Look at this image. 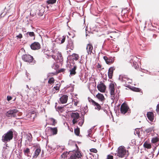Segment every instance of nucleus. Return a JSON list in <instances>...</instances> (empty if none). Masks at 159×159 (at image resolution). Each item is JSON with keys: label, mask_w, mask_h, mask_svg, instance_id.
Returning a JSON list of instances; mask_svg holds the SVG:
<instances>
[{"label": "nucleus", "mask_w": 159, "mask_h": 159, "mask_svg": "<svg viewBox=\"0 0 159 159\" xmlns=\"http://www.w3.org/2000/svg\"><path fill=\"white\" fill-rule=\"evenodd\" d=\"M70 87H71V88H72V86L71 85V84H70V86L67 85V86L65 88V89H67L68 88H70Z\"/></svg>", "instance_id": "55"}, {"label": "nucleus", "mask_w": 159, "mask_h": 159, "mask_svg": "<svg viewBox=\"0 0 159 159\" xmlns=\"http://www.w3.org/2000/svg\"><path fill=\"white\" fill-rule=\"evenodd\" d=\"M25 97H26L27 98H28V95L27 94L25 96Z\"/></svg>", "instance_id": "61"}, {"label": "nucleus", "mask_w": 159, "mask_h": 159, "mask_svg": "<svg viewBox=\"0 0 159 159\" xmlns=\"http://www.w3.org/2000/svg\"><path fill=\"white\" fill-rule=\"evenodd\" d=\"M136 143V141L135 139H133L131 140V142L129 144L131 146H134L135 145Z\"/></svg>", "instance_id": "43"}, {"label": "nucleus", "mask_w": 159, "mask_h": 159, "mask_svg": "<svg viewBox=\"0 0 159 159\" xmlns=\"http://www.w3.org/2000/svg\"><path fill=\"white\" fill-rule=\"evenodd\" d=\"M16 94L17 95H20V98L21 99L22 101H23L24 100V98H23V94L22 93L17 92L16 93Z\"/></svg>", "instance_id": "37"}, {"label": "nucleus", "mask_w": 159, "mask_h": 159, "mask_svg": "<svg viewBox=\"0 0 159 159\" xmlns=\"http://www.w3.org/2000/svg\"><path fill=\"white\" fill-rule=\"evenodd\" d=\"M20 114V112H18V110L16 109H11L7 111L6 114V115L8 117H16L17 119H20L18 118L17 116Z\"/></svg>", "instance_id": "3"}, {"label": "nucleus", "mask_w": 159, "mask_h": 159, "mask_svg": "<svg viewBox=\"0 0 159 159\" xmlns=\"http://www.w3.org/2000/svg\"><path fill=\"white\" fill-rule=\"evenodd\" d=\"M32 136L30 134H27L26 135V141H28L29 142H31L32 141Z\"/></svg>", "instance_id": "34"}, {"label": "nucleus", "mask_w": 159, "mask_h": 159, "mask_svg": "<svg viewBox=\"0 0 159 159\" xmlns=\"http://www.w3.org/2000/svg\"><path fill=\"white\" fill-rule=\"evenodd\" d=\"M86 49L88 55L89 54H91L92 53H93V47L92 44L90 43L88 44L86 46Z\"/></svg>", "instance_id": "18"}, {"label": "nucleus", "mask_w": 159, "mask_h": 159, "mask_svg": "<svg viewBox=\"0 0 159 159\" xmlns=\"http://www.w3.org/2000/svg\"><path fill=\"white\" fill-rule=\"evenodd\" d=\"M129 109V107L125 103H123L120 106V111L122 114H125L128 111Z\"/></svg>", "instance_id": "11"}, {"label": "nucleus", "mask_w": 159, "mask_h": 159, "mask_svg": "<svg viewBox=\"0 0 159 159\" xmlns=\"http://www.w3.org/2000/svg\"><path fill=\"white\" fill-rule=\"evenodd\" d=\"M77 69V66H74L73 68H71L69 70V71L70 72V76L71 77V76H73L75 75L76 73V70Z\"/></svg>", "instance_id": "19"}, {"label": "nucleus", "mask_w": 159, "mask_h": 159, "mask_svg": "<svg viewBox=\"0 0 159 159\" xmlns=\"http://www.w3.org/2000/svg\"><path fill=\"white\" fill-rule=\"evenodd\" d=\"M12 98L10 96H8L7 97V99L8 101H9L11 100L12 99Z\"/></svg>", "instance_id": "53"}, {"label": "nucleus", "mask_w": 159, "mask_h": 159, "mask_svg": "<svg viewBox=\"0 0 159 159\" xmlns=\"http://www.w3.org/2000/svg\"><path fill=\"white\" fill-rule=\"evenodd\" d=\"M68 98V96L66 95H63L60 98V103L61 104L66 103Z\"/></svg>", "instance_id": "16"}, {"label": "nucleus", "mask_w": 159, "mask_h": 159, "mask_svg": "<svg viewBox=\"0 0 159 159\" xmlns=\"http://www.w3.org/2000/svg\"><path fill=\"white\" fill-rule=\"evenodd\" d=\"M61 86L60 84H56V86L54 87L53 89V92L55 93V91L54 90L56 91H58L59 89V88L60 86Z\"/></svg>", "instance_id": "33"}, {"label": "nucleus", "mask_w": 159, "mask_h": 159, "mask_svg": "<svg viewBox=\"0 0 159 159\" xmlns=\"http://www.w3.org/2000/svg\"><path fill=\"white\" fill-rule=\"evenodd\" d=\"M52 58L57 62H61L63 61V58L60 52H58L56 56L54 55H51Z\"/></svg>", "instance_id": "8"}, {"label": "nucleus", "mask_w": 159, "mask_h": 159, "mask_svg": "<svg viewBox=\"0 0 159 159\" xmlns=\"http://www.w3.org/2000/svg\"><path fill=\"white\" fill-rule=\"evenodd\" d=\"M114 57H111L109 58H108L106 56L103 57L104 60L107 64L112 63L114 61Z\"/></svg>", "instance_id": "15"}, {"label": "nucleus", "mask_w": 159, "mask_h": 159, "mask_svg": "<svg viewBox=\"0 0 159 159\" xmlns=\"http://www.w3.org/2000/svg\"><path fill=\"white\" fill-rule=\"evenodd\" d=\"M71 117L73 118L72 122L75 125L78 121V119L80 118L79 114L78 112L72 113L71 114Z\"/></svg>", "instance_id": "9"}, {"label": "nucleus", "mask_w": 159, "mask_h": 159, "mask_svg": "<svg viewBox=\"0 0 159 159\" xmlns=\"http://www.w3.org/2000/svg\"><path fill=\"white\" fill-rule=\"evenodd\" d=\"M106 159H113V156L110 155H108Z\"/></svg>", "instance_id": "46"}, {"label": "nucleus", "mask_w": 159, "mask_h": 159, "mask_svg": "<svg viewBox=\"0 0 159 159\" xmlns=\"http://www.w3.org/2000/svg\"><path fill=\"white\" fill-rule=\"evenodd\" d=\"M41 152V149L39 148H37L36 150H35L34 155L33 156V157L34 158H36L39 155V154Z\"/></svg>", "instance_id": "23"}, {"label": "nucleus", "mask_w": 159, "mask_h": 159, "mask_svg": "<svg viewBox=\"0 0 159 159\" xmlns=\"http://www.w3.org/2000/svg\"><path fill=\"white\" fill-rule=\"evenodd\" d=\"M84 122V117H83L82 118V119L80 120V121L79 122L78 125H80V126H81L83 125Z\"/></svg>", "instance_id": "36"}, {"label": "nucleus", "mask_w": 159, "mask_h": 159, "mask_svg": "<svg viewBox=\"0 0 159 159\" xmlns=\"http://www.w3.org/2000/svg\"><path fill=\"white\" fill-rule=\"evenodd\" d=\"M27 116L28 118L30 119L31 121H33L36 117V114L34 111L31 112L27 115Z\"/></svg>", "instance_id": "17"}, {"label": "nucleus", "mask_w": 159, "mask_h": 159, "mask_svg": "<svg viewBox=\"0 0 159 159\" xmlns=\"http://www.w3.org/2000/svg\"><path fill=\"white\" fill-rule=\"evenodd\" d=\"M134 134L135 135L137 134L138 135V136H139V135L140 134V132L139 131V129H135V130L134 133Z\"/></svg>", "instance_id": "39"}, {"label": "nucleus", "mask_w": 159, "mask_h": 159, "mask_svg": "<svg viewBox=\"0 0 159 159\" xmlns=\"http://www.w3.org/2000/svg\"><path fill=\"white\" fill-rule=\"evenodd\" d=\"M88 134L87 135V137H91V136L90 135L91 134V132H92V129H89L88 131Z\"/></svg>", "instance_id": "45"}, {"label": "nucleus", "mask_w": 159, "mask_h": 159, "mask_svg": "<svg viewBox=\"0 0 159 159\" xmlns=\"http://www.w3.org/2000/svg\"><path fill=\"white\" fill-rule=\"evenodd\" d=\"M30 47L33 50H38L40 48V45L38 42H34L31 45Z\"/></svg>", "instance_id": "14"}, {"label": "nucleus", "mask_w": 159, "mask_h": 159, "mask_svg": "<svg viewBox=\"0 0 159 159\" xmlns=\"http://www.w3.org/2000/svg\"><path fill=\"white\" fill-rule=\"evenodd\" d=\"M139 89L138 88H134V91H136V92H138L139 91Z\"/></svg>", "instance_id": "56"}, {"label": "nucleus", "mask_w": 159, "mask_h": 159, "mask_svg": "<svg viewBox=\"0 0 159 159\" xmlns=\"http://www.w3.org/2000/svg\"><path fill=\"white\" fill-rule=\"evenodd\" d=\"M144 147L148 149H150L151 148V145L150 143H148L147 142H145L143 144Z\"/></svg>", "instance_id": "32"}, {"label": "nucleus", "mask_w": 159, "mask_h": 159, "mask_svg": "<svg viewBox=\"0 0 159 159\" xmlns=\"http://www.w3.org/2000/svg\"><path fill=\"white\" fill-rule=\"evenodd\" d=\"M45 11V7L41 5L39 7V11L38 12V15L39 16H42Z\"/></svg>", "instance_id": "20"}, {"label": "nucleus", "mask_w": 159, "mask_h": 159, "mask_svg": "<svg viewBox=\"0 0 159 159\" xmlns=\"http://www.w3.org/2000/svg\"><path fill=\"white\" fill-rule=\"evenodd\" d=\"M115 47L116 48V50H119V48L117 47V46H116L115 45H114L113 46V48H114Z\"/></svg>", "instance_id": "54"}, {"label": "nucleus", "mask_w": 159, "mask_h": 159, "mask_svg": "<svg viewBox=\"0 0 159 159\" xmlns=\"http://www.w3.org/2000/svg\"><path fill=\"white\" fill-rule=\"evenodd\" d=\"M57 0H48L47 1V7L48 9L50 7V4H52L55 3Z\"/></svg>", "instance_id": "24"}, {"label": "nucleus", "mask_w": 159, "mask_h": 159, "mask_svg": "<svg viewBox=\"0 0 159 159\" xmlns=\"http://www.w3.org/2000/svg\"><path fill=\"white\" fill-rule=\"evenodd\" d=\"M49 120L51 125L54 126L57 123L56 120L53 118H49Z\"/></svg>", "instance_id": "29"}, {"label": "nucleus", "mask_w": 159, "mask_h": 159, "mask_svg": "<svg viewBox=\"0 0 159 159\" xmlns=\"http://www.w3.org/2000/svg\"><path fill=\"white\" fill-rule=\"evenodd\" d=\"M153 128L150 127V128H149L148 129H146L145 130V131L147 133H148L151 132L152 131V130H153Z\"/></svg>", "instance_id": "41"}, {"label": "nucleus", "mask_w": 159, "mask_h": 159, "mask_svg": "<svg viewBox=\"0 0 159 159\" xmlns=\"http://www.w3.org/2000/svg\"><path fill=\"white\" fill-rule=\"evenodd\" d=\"M65 70V69H61L60 71L61 72H64Z\"/></svg>", "instance_id": "59"}, {"label": "nucleus", "mask_w": 159, "mask_h": 159, "mask_svg": "<svg viewBox=\"0 0 159 159\" xmlns=\"http://www.w3.org/2000/svg\"><path fill=\"white\" fill-rule=\"evenodd\" d=\"M80 129L78 128L75 129L74 132L77 135H79L80 134Z\"/></svg>", "instance_id": "35"}, {"label": "nucleus", "mask_w": 159, "mask_h": 159, "mask_svg": "<svg viewBox=\"0 0 159 159\" xmlns=\"http://www.w3.org/2000/svg\"><path fill=\"white\" fill-rule=\"evenodd\" d=\"M81 156L82 155L80 152L75 151H70L67 155L68 159H76L77 158L80 159Z\"/></svg>", "instance_id": "2"}, {"label": "nucleus", "mask_w": 159, "mask_h": 159, "mask_svg": "<svg viewBox=\"0 0 159 159\" xmlns=\"http://www.w3.org/2000/svg\"><path fill=\"white\" fill-rule=\"evenodd\" d=\"M119 80H120L124 85H127V84L131 83L132 80L125 75H121L119 76Z\"/></svg>", "instance_id": "5"}, {"label": "nucleus", "mask_w": 159, "mask_h": 159, "mask_svg": "<svg viewBox=\"0 0 159 159\" xmlns=\"http://www.w3.org/2000/svg\"><path fill=\"white\" fill-rule=\"evenodd\" d=\"M18 39H21L22 38V35L21 34H20L16 36Z\"/></svg>", "instance_id": "48"}, {"label": "nucleus", "mask_w": 159, "mask_h": 159, "mask_svg": "<svg viewBox=\"0 0 159 159\" xmlns=\"http://www.w3.org/2000/svg\"><path fill=\"white\" fill-rule=\"evenodd\" d=\"M88 99L89 102H91L93 105L95 102L89 97H88Z\"/></svg>", "instance_id": "42"}, {"label": "nucleus", "mask_w": 159, "mask_h": 159, "mask_svg": "<svg viewBox=\"0 0 159 159\" xmlns=\"http://www.w3.org/2000/svg\"><path fill=\"white\" fill-rule=\"evenodd\" d=\"M96 97L98 99L102 101H103L105 99L103 95L101 93H98L96 95Z\"/></svg>", "instance_id": "27"}, {"label": "nucleus", "mask_w": 159, "mask_h": 159, "mask_svg": "<svg viewBox=\"0 0 159 159\" xmlns=\"http://www.w3.org/2000/svg\"><path fill=\"white\" fill-rule=\"evenodd\" d=\"M13 138V132L11 129L8 131L2 136V140L5 143L10 142Z\"/></svg>", "instance_id": "1"}, {"label": "nucleus", "mask_w": 159, "mask_h": 159, "mask_svg": "<svg viewBox=\"0 0 159 159\" xmlns=\"http://www.w3.org/2000/svg\"><path fill=\"white\" fill-rule=\"evenodd\" d=\"M27 35H29L30 37L34 36V37L35 34L34 32H28L26 33Z\"/></svg>", "instance_id": "38"}, {"label": "nucleus", "mask_w": 159, "mask_h": 159, "mask_svg": "<svg viewBox=\"0 0 159 159\" xmlns=\"http://www.w3.org/2000/svg\"><path fill=\"white\" fill-rule=\"evenodd\" d=\"M65 40V38H63L61 40V43H64Z\"/></svg>", "instance_id": "58"}, {"label": "nucleus", "mask_w": 159, "mask_h": 159, "mask_svg": "<svg viewBox=\"0 0 159 159\" xmlns=\"http://www.w3.org/2000/svg\"><path fill=\"white\" fill-rule=\"evenodd\" d=\"M54 80L53 78L52 77L50 78L48 81V83L50 84H52L54 83Z\"/></svg>", "instance_id": "40"}, {"label": "nucleus", "mask_w": 159, "mask_h": 159, "mask_svg": "<svg viewBox=\"0 0 159 159\" xmlns=\"http://www.w3.org/2000/svg\"><path fill=\"white\" fill-rule=\"evenodd\" d=\"M29 74L27 72H26V76L27 77V78L28 79L27 80H30V77H29Z\"/></svg>", "instance_id": "52"}, {"label": "nucleus", "mask_w": 159, "mask_h": 159, "mask_svg": "<svg viewBox=\"0 0 159 159\" xmlns=\"http://www.w3.org/2000/svg\"><path fill=\"white\" fill-rule=\"evenodd\" d=\"M73 101L74 102V105L75 106H77L78 104L79 103V101L77 99H75Z\"/></svg>", "instance_id": "44"}, {"label": "nucleus", "mask_w": 159, "mask_h": 159, "mask_svg": "<svg viewBox=\"0 0 159 159\" xmlns=\"http://www.w3.org/2000/svg\"><path fill=\"white\" fill-rule=\"evenodd\" d=\"M110 37L111 38H113V37H112V35H111H111H110Z\"/></svg>", "instance_id": "62"}, {"label": "nucleus", "mask_w": 159, "mask_h": 159, "mask_svg": "<svg viewBox=\"0 0 159 159\" xmlns=\"http://www.w3.org/2000/svg\"><path fill=\"white\" fill-rule=\"evenodd\" d=\"M126 155H128L125 148L122 146H120L117 149V156L120 157H123Z\"/></svg>", "instance_id": "4"}, {"label": "nucleus", "mask_w": 159, "mask_h": 159, "mask_svg": "<svg viewBox=\"0 0 159 159\" xmlns=\"http://www.w3.org/2000/svg\"><path fill=\"white\" fill-rule=\"evenodd\" d=\"M97 88L98 90L102 93L104 92L106 89V87L104 84L102 83H100L97 85Z\"/></svg>", "instance_id": "13"}, {"label": "nucleus", "mask_w": 159, "mask_h": 159, "mask_svg": "<svg viewBox=\"0 0 159 159\" xmlns=\"http://www.w3.org/2000/svg\"><path fill=\"white\" fill-rule=\"evenodd\" d=\"M110 33L114 39H115L116 38L118 37L119 35V33L116 31L111 32Z\"/></svg>", "instance_id": "28"}, {"label": "nucleus", "mask_w": 159, "mask_h": 159, "mask_svg": "<svg viewBox=\"0 0 159 159\" xmlns=\"http://www.w3.org/2000/svg\"><path fill=\"white\" fill-rule=\"evenodd\" d=\"M73 89H71V91H73Z\"/></svg>", "instance_id": "63"}, {"label": "nucleus", "mask_w": 159, "mask_h": 159, "mask_svg": "<svg viewBox=\"0 0 159 159\" xmlns=\"http://www.w3.org/2000/svg\"><path fill=\"white\" fill-rule=\"evenodd\" d=\"M63 108V107H62L58 106L57 108L58 110H61Z\"/></svg>", "instance_id": "57"}, {"label": "nucleus", "mask_w": 159, "mask_h": 159, "mask_svg": "<svg viewBox=\"0 0 159 159\" xmlns=\"http://www.w3.org/2000/svg\"><path fill=\"white\" fill-rule=\"evenodd\" d=\"M147 115L148 119L151 121H153L154 119L153 113L152 112H148Z\"/></svg>", "instance_id": "21"}, {"label": "nucleus", "mask_w": 159, "mask_h": 159, "mask_svg": "<svg viewBox=\"0 0 159 159\" xmlns=\"http://www.w3.org/2000/svg\"><path fill=\"white\" fill-rule=\"evenodd\" d=\"M156 111L157 113H159V103L157 105V106Z\"/></svg>", "instance_id": "49"}, {"label": "nucleus", "mask_w": 159, "mask_h": 159, "mask_svg": "<svg viewBox=\"0 0 159 159\" xmlns=\"http://www.w3.org/2000/svg\"><path fill=\"white\" fill-rule=\"evenodd\" d=\"M4 145L5 146L3 147V149H4V150H5L7 149V147H8L7 146V143H5V144H4Z\"/></svg>", "instance_id": "47"}, {"label": "nucleus", "mask_w": 159, "mask_h": 159, "mask_svg": "<svg viewBox=\"0 0 159 159\" xmlns=\"http://www.w3.org/2000/svg\"><path fill=\"white\" fill-rule=\"evenodd\" d=\"M137 60V57L133 56H132L130 62L133 63V65L135 69L137 68L138 66V65L136 62Z\"/></svg>", "instance_id": "12"}, {"label": "nucleus", "mask_w": 159, "mask_h": 159, "mask_svg": "<svg viewBox=\"0 0 159 159\" xmlns=\"http://www.w3.org/2000/svg\"><path fill=\"white\" fill-rule=\"evenodd\" d=\"M26 87L28 89H30L29 88V86L28 85H26Z\"/></svg>", "instance_id": "60"}, {"label": "nucleus", "mask_w": 159, "mask_h": 159, "mask_svg": "<svg viewBox=\"0 0 159 159\" xmlns=\"http://www.w3.org/2000/svg\"><path fill=\"white\" fill-rule=\"evenodd\" d=\"M23 152L25 156L28 157H30V149L29 148H25L23 150Z\"/></svg>", "instance_id": "25"}, {"label": "nucleus", "mask_w": 159, "mask_h": 159, "mask_svg": "<svg viewBox=\"0 0 159 159\" xmlns=\"http://www.w3.org/2000/svg\"><path fill=\"white\" fill-rule=\"evenodd\" d=\"M93 105L95 107V109L98 111H99L101 108V107L100 105L98 103L95 102Z\"/></svg>", "instance_id": "30"}, {"label": "nucleus", "mask_w": 159, "mask_h": 159, "mask_svg": "<svg viewBox=\"0 0 159 159\" xmlns=\"http://www.w3.org/2000/svg\"><path fill=\"white\" fill-rule=\"evenodd\" d=\"M115 69L114 67H111L109 68L108 72V75L109 78H112L114 70Z\"/></svg>", "instance_id": "22"}, {"label": "nucleus", "mask_w": 159, "mask_h": 159, "mask_svg": "<svg viewBox=\"0 0 159 159\" xmlns=\"http://www.w3.org/2000/svg\"><path fill=\"white\" fill-rule=\"evenodd\" d=\"M99 67H100V66H99V67H98V68H99Z\"/></svg>", "instance_id": "64"}, {"label": "nucleus", "mask_w": 159, "mask_h": 159, "mask_svg": "<svg viewBox=\"0 0 159 159\" xmlns=\"http://www.w3.org/2000/svg\"><path fill=\"white\" fill-rule=\"evenodd\" d=\"M115 85L113 83H111L109 85V90L110 91L111 99L113 101L117 99V97L115 94Z\"/></svg>", "instance_id": "6"}, {"label": "nucleus", "mask_w": 159, "mask_h": 159, "mask_svg": "<svg viewBox=\"0 0 159 159\" xmlns=\"http://www.w3.org/2000/svg\"><path fill=\"white\" fill-rule=\"evenodd\" d=\"M159 141V136L155 137H153L152 140L151 141L152 143H156L158 141Z\"/></svg>", "instance_id": "31"}, {"label": "nucleus", "mask_w": 159, "mask_h": 159, "mask_svg": "<svg viewBox=\"0 0 159 159\" xmlns=\"http://www.w3.org/2000/svg\"><path fill=\"white\" fill-rule=\"evenodd\" d=\"M57 127H48L46 130V134L49 136L56 134H57Z\"/></svg>", "instance_id": "7"}, {"label": "nucleus", "mask_w": 159, "mask_h": 159, "mask_svg": "<svg viewBox=\"0 0 159 159\" xmlns=\"http://www.w3.org/2000/svg\"><path fill=\"white\" fill-rule=\"evenodd\" d=\"M74 57H75V60H77L78 58H79V56L78 55L76 54H74Z\"/></svg>", "instance_id": "50"}, {"label": "nucleus", "mask_w": 159, "mask_h": 159, "mask_svg": "<svg viewBox=\"0 0 159 159\" xmlns=\"http://www.w3.org/2000/svg\"><path fill=\"white\" fill-rule=\"evenodd\" d=\"M90 151L91 152H93L94 153L97 152V150L96 149L94 148L91 149H90Z\"/></svg>", "instance_id": "51"}, {"label": "nucleus", "mask_w": 159, "mask_h": 159, "mask_svg": "<svg viewBox=\"0 0 159 159\" xmlns=\"http://www.w3.org/2000/svg\"><path fill=\"white\" fill-rule=\"evenodd\" d=\"M22 57L24 61L29 63L32 62L33 60V57L30 55H24Z\"/></svg>", "instance_id": "10"}, {"label": "nucleus", "mask_w": 159, "mask_h": 159, "mask_svg": "<svg viewBox=\"0 0 159 159\" xmlns=\"http://www.w3.org/2000/svg\"><path fill=\"white\" fill-rule=\"evenodd\" d=\"M67 48H69L71 50H73L74 48V45L73 42L71 40H70L68 41V43L67 45Z\"/></svg>", "instance_id": "26"}]
</instances>
